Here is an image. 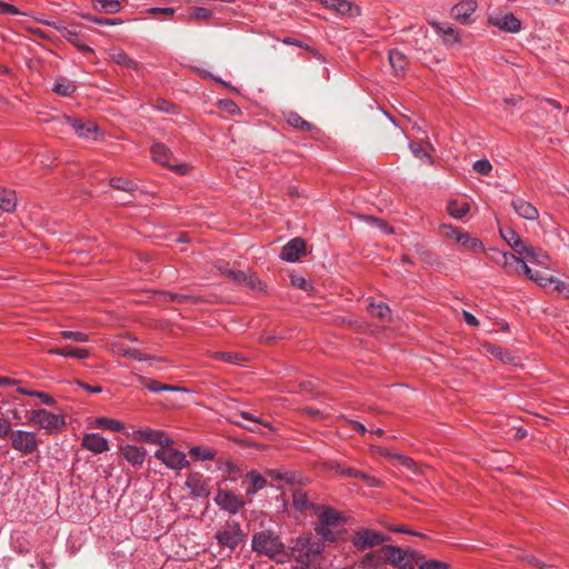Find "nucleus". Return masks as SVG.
I'll list each match as a JSON object with an SVG mask.
<instances>
[{
  "label": "nucleus",
  "instance_id": "obj_1",
  "mask_svg": "<svg viewBox=\"0 0 569 569\" xmlns=\"http://www.w3.org/2000/svg\"><path fill=\"white\" fill-rule=\"evenodd\" d=\"M323 543L318 539L299 538L292 548L296 569H321Z\"/></svg>",
  "mask_w": 569,
  "mask_h": 569
},
{
  "label": "nucleus",
  "instance_id": "obj_2",
  "mask_svg": "<svg viewBox=\"0 0 569 569\" xmlns=\"http://www.w3.org/2000/svg\"><path fill=\"white\" fill-rule=\"evenodd\" d=\"M251 548L254 552L282 562L288 558L284 543L271 530L256 532L252 536Z\"/></svg>",
  "mask_w": 569,
  "mask_h": 569
},
{
  "label": "nucleus",
  "instance_id": "obj_3",
  "mask_svg": "<svg viewBox=\"0 0 569 569\" xmlns=\"http://www.w3.org/2000/svg\"><path fill=\"white\" fill-rule=\"evenodd\" d=\"M11 447L23 456H29L38 451L40 439L32 431L12 430L10 433Z\"/></svg>",
  "mask_w": 569,
  "mask_h": 569
},
{
  "label": "nucleus",
  "instance_id": "obj_4",
  "mask_svg": "<svg viewBox=\"0 0 569 569\" xmlns=\"http://www.w3.org/2000/svg\"><path fill=\"white\" fill-rule=\"evenodd\" d=\"M244 533L234 520L227 521L216 533V539L221 547L233 551L243 540Z\"/></svg>",
  "mask_w": 569,
  "mask_h": 569
},
{
  "label": "nucleus",
  "instance_id": "obj_5",
  "mask_svg": "<svg viewBox=\"0 0 569 569\" xmlns=\"http://www.w3.org/2000/svg\"><path fill=\"white\" fill-rule=\"evenodd\" d=\"M30 420L34 425L47 430L49 433H56L66 426V421L62 416L56 415L46 409L31 411Z\"/></svg>",
  "mask_w": 569,
  "mask_h": 569
},
{
  "label": "nucleus",
  "instance_id": "obj_6",
  "mask_svg": "<svg viewBox=\"0 0 569 569\" xmlns=\"http://www.w3.org/2000/svg\"><path fill=\"white\" fill-rule=\"evenodd\" d=\"M150 151L154 162L178 173L187 172V164L176 162L171 150L166 144L161 142L153 143Z\"/></svg>",
  "mask_w": 569,
  "mask_h": 569
},
{
  "label": "nucleus",
  "instance_id": "obj_7",
  "mask_svg": "<svg viewBox=\"0 0 569 569\" xmlns=\"http://www.w3.org/2000/svg\"><path fill=\"white\" fill-rule=\"evenodd\" d=\"M500 233L505 241L515 250L517 254L523 256L528 259L529 262H541L540 256L537 254L535 249L526 246L520 239L519 234L516 233L512 229L507 228L500 230Z\"/></svg>",
  "mask_w": 569,
  "mask_h": 569
},
{
  "label": "nucleus",
  "instance_id": "obj_8",
  "mask_svg": "<svg viewBox=\"0 0 569 569\" xmlns=\"http://www.w3.org/2000/svg\"><path fill=\"white\" fill-rule=\"evenodd\" d=\"M154 457L160 460L168 468L173 470H182L189 465L184 452L172 448L171 446H164L159 448L154 452Z\"/></svg>",
  "mask_w": 569,
  "mask_h": 569
},
{
  "label": "nucleus",
  "instance_id": "obj_9",
  "mask_svg": "<svg viewBox=\"0 0 569 569\" xmlns=\"http://www.w3.org/2000/svg\"><path fill=\"white\" fill-rule=\"evenodd\" d=\"M213 500L221 510L231 515L238 513L246 505L241 495L227 489H219Z\"/></svg>",
  "mask_w": 569,
  "mask_h": 569
},
{
  "label": "nucleus",
  "instance_id": "obj_10",
  "mask_svg": "<svg viewBox=\"0 0 569 569\" xmlns=\"http://www.w3.org/2000/svg\"><path fill=\"white\" fill-rule=\"evenodd\" d=\"M386 540L387 537L380 531L360 529L355 533L352 538V545L358 550H366L377 547L383 543Z\"/></svg>",
  "mask_w": 569,
  "mask_h": 569
},
{
  "label": "nucleus",
  "instance_id": "obj_11",
  "mask_svg": "<svg viewBox=\"0 0 569 569\" xmlns=\"http://www.w3.org/2000/svg\"><path fill=\"white\" fill-rule=\"evenodd\" d=\"M385 558L392 565L401 569H413V552L402 550L395 546H385L382 548Z\"/></svg>",
  "mask_w": 569,
  "mask_h": 569
},
{
  "label": "nucleus",
  "instance_id": "obj_12",
  "mask_svg": "<svg viewBox=\"0 0 569 569\" xmlns=\"http://www.w3.org/2000/svg\"><path fill=\"white\" fill-rule=\"evenodd\" d=\"M63 121L74 130L78 137L97 140L99 127L94 122L89 120L87 121L81 118H72L69 116H64Z\"/></svg>",
  "mask_w": 569,
  "mask_h": 569
},
{
  "label": "nucleus",
  "instance_id": "obj_13",
  "mask_svg": "<svg viewBox=\"0 0 569 569\" xmlns=\"http://www.w3.org/2000/svg\"><path fill=\"white\" fill-rule=\"evenodd\" d=\"M443 233L449 238H455V240L459 243H461L465 248L473 251V252H480L483 250L482 242L477 239L470 237L468 233L461 232L453 228L452 226L445 224L443 227Z\"/></svg>",
  "mask_w": 569,
  "mask_h": 569
},
{
  "label": "nucleus",
  "instance_id": "obj_14",
  "mask_svg": "<svg viewBox=\"0 0 569 569\" xmlns=\"http://www.w3.org/2000/svg\"><path fill=\"white\" fill-rule=\"evenodd\" d=\"M489 23L505 32L517 33L521 30L520 20L511 12L490 16Z\"/></svg>",
  "mask_w": 569,
  "mask_h": 569
},
{
  "label": "nucleus",
  "instance_id": "obj_15",
  "mask_svg": "<svg viewBox=\"0 0 569 569\" xmlns=\"http://www.w3.org/2000/svg\"><path fill=\"white\" fill-rule=\"evenodd\" d=\"M186 486L190 489L191 495L194 497L206 498L210 495L208 479H206L201 473H190L187 477Z\"/></svg>",
  "mask_w": 569,
  "mask_h": 569
},
{
  "label": "nucleus",
  "instance_id": "obj_16",
  "mask_svg": "<svg viewBox=\"0 0 569 569\" xmlns=\"http://www.w3.org/2000/svg\"><path fill=\"white\" fill-rule=\"evenodd\" d=\"M306 251V242L301 238H293L287 242L280 252V258L287 262L297 261Z\"/></svg>",
  "mask_w": 569,
  "mask_h": 569
},
{
  "label": "nucleus",
  "instance_id": "obj_17",
  "mask_svg": "<svg viewBox=\"0 0 569 569\" xmlns=\"http://www.w3.org/2000/svg\"><path fill=\"white\" fill-rule=\"evenodd\" d=\"M477 2L475 0H463L456 4L451 12L453 18L460 23L468 24L471 22V16L477 10Z\"/></svg>",
  "mask_w": 569,
  "mask_h": 569
},
{
  "label": "nucleus",
  "instance_id": "obj_18",
  "mask_svg": "<svg viewBox=\"0 0 569 569\" xmlns=\"http://www.w3.org/2000/svg\"><path fill=\"white\" fill-rule=\"evenodd\" d=\"M82 447L96 455L106 452L109 450L108 440L99 433H87L82 438Z\"/></svg>",
  "mask_w": 569,
  "mask_h": 569
},
{
  "label": "nucleus",
  "instance_id": "obj_19",
  "mask_svg": "<svg viewBox=\"0 0 569 569\" xmlns=\"http://www.w3.org/2000/svg\"><path fill=\"white\" fill-rule=\"evenodd\" d=\"M511 206L517 214L527 220H536L539 216L538 209L527 200L516 197L511 201Z\"/></svg>",
  "mask_w": 569,
  "mask_h": 569
},
{
  "label": "nucleus",
  "instance_id": "obj_20",
  "mask_svg": "<svg viewBox=\"0 0 569 569\" xmlns=\"http://www.w3.org/2000/svg\"><path fill=\"white\" fill-rule=\"evenodd\" d=\"M320 2L328 9L336 11L342 16L359 14V10L349 0H320Z\"/></svg>",
  "mask_w": 569,
  "mask_h": 569
},
{
  "label": "nucleus",
  "instance_id": "obj_21",
  "mask_svg": "<svg viewBox=\"0 0 569 569\" xmlns=\"http://www.w3.org/2000/svg\"><path fill=\"white\" fill-rule=\"evenodd\" d=\"M123 458L132 466H141L146 458V451L137 446L127 445L120 448Z\"/></svg>",
  "mask_w": 569,
  "mask_h": 569
},
{
  "label": "nucleus",
  "instance_id": "obj_22",
  "mask_svg": "<svg viewBox=\"0 0 569 569\" xmlns=\"http://www.w3.org/2000/svg\"><path fill=\"white\" fill-rule=\"evenodd\" d=\"M109 59L119 64V66H122V67H126V68H129V69H133V70H137L139 68V63L133 60L132 58H130L122 49L120 48H112L110 49L109 53Z\"/></svg>",
  "mask_w": 569,
  "mask_h": 569
},
{
  "label": "nucleus",
  "instance_id": "obj_23",
  "mask_svg": "<svg viewBox=\"0 0 569 569\" xmlns=\"http://www.w3.org/2000/svg\"><path fill=\"white\" fill-rule=\"evenodd\" d=\"M249 486L246 490V495L249 497L254 496L258 491L263 489L267 485V479L261 476L258 471L251 470L246 473Z\"/></svg>",
  "mask_w": 569,
  "mask_h": 569
},
{
  "label": "nucleus",
  "instance_id": "obj_24",
  "mask_svg": "<svg viewBox=\"0 0 569 569\" xmlns=\"http://www.w3.org/2000/svg\"><path fill=\"white\" fill-rule=\"evenodd\" d=\"M48 353L57 355L61 357H71L74 359H86L89 357L90 352L84 348H73L70 346L61 347V348H50L48 349Z\"/></svg>",
  "mask_w": 569,
  "mask_h": 569
},
{
  "label": "nucleus",
  "instance_id": "obj_25",
  "mask_svg": "<svg viewBox=\"0 0 569 569\" xmlns=\"http://www.w3.org/2000/svg\"><path fill=\"white\" fill-rule=\"evenodd\" d=\"M228 277L234 282L247 286L251 289H262V283L254 277L244 273L243 271L229 270Z\"/></svg>",
  "mask_w": 569,
  "mask_h": 569
},
{
  "label": "nucleus",
  "instance_id": "obj_26",
  "mask_svg": "<svg viewBox=\"0 0 569 569\" xmlns=\"http://www.w3.org/2000/svg\"><path fill=\"white\" fill-rule=\"evenodd\" d=\"M139 381L142 383V386L144 388H147L151 392H159V391L188 392V390L183 387L160 383L157 380L147 379L144 377H140Z\"/></svg>",
  "mask_w": 569,
  "mask_h": 569
},
{
  "label": "nucleus",
  "instance_id": "obj_27",
  "mask_svg": "<svg viewBox=\"0 0 569 569\" xmlns=\"http://www.w3.org/2000/svg\"><path fill=\"white\" fill-rule=\"evenodd\" d=\"M141 437L151 442L157 443L160 446V448L164 446H171L173 443V440L169 438L164 432L159 430H152V429H146L140 431Z\"/></svg>",
  "mask_w": 569,
  "mask_h": 569
},
{
  "label": "nucleus",
  "instance_id": "obj_28",
  "mask_svg": "<svg viewBox=\"0 0 569 569\" xmlns=\"http://www.w3.org/2000/svg\"><path fill=\"white\" fill-rule=\"evenodd\" d=\"M389 63L393 69L395 73L397 76H400L403 74L407 68L408 59L401 51H399L398 49H393L389 51Z\"/></svg>",
  "mask_w": 569,
  "mask_h": 569
},
{
  "label": "nucleus",
  "instance_id": "obj_29",
  "mask_svg": "<svg viewBox=\"0 0 569 569\" xmlns=\"http://www.w3.org/2000/svg\"><path fill=\"white\" fill-rule=\"evenodd\" d=\"M123 0H92V8L103 13H118Z\"/></svg>",
  "mask_w": 569,
  "mask_h": 569
},
{
  "label": "nucleus",
  "instance_id": "obj_30",
  "mask_svg": "<svg viewBox=\"0 0 569 569\" xmlns=\"http://www.w3.org/2000/svg\"><path fill=\"white\" fill-rule=\"evenodd\" d=\"M17 197L14 191L0 188V209L6 212H11L16 209Z\"/></svg>",
  "mask_w": 569,
  "mask_h": 569
},
{
  "label": "nucleus",
  "instance_id": "obj_31",
  "mask_svg": "<svg viewBox=\"0 0 569 569\" xmlns=\"http://www.w3.org/2000/svg\"><path fill=\"white\" fill-rule=\"evenodd\" d=\"M218 469L224 473H228L230 476V480L232 481L238 477H241L244 471L242 466L230 460L219 461Z\"/></svg>",
  "mask_w": 569,
  "mask_h": 569
},
{
  "label": "nucleus",
  "instance_id": "obj_32",
  "mask_svg": "<svg viewBox=\"0 0 569 569\" xmlns=\"http://www.w3.org/2000/svg\"><path fill=\"white\" fill-rule=\"evenodd\" d=\"M319 523L321 526H336L340 522L341 516L332 508H323L318 515Z\"/></svg>",
  "mask_w": 569,
  "mask_h": 569
},
{
  "label": "nucleus",
  "instance_id": "obj_33",
  "mask_svg": "<svg viewBox=\"0 0 569 569\" xmlns=\"http://www.w3.org/2000/svg\"><path fill=\"white\" fill-rule=\"evenodd\" d=\"M114 350L118 353H121L122 356L133 359V360H137V361H147V360L151 359L149 356L142 353L138 349H134V348H131V347H128L124 345H116Z\"/></svg>",
  "mask_w": 569,
  "mask_h": 569
},
{
  "label": "nucleus",
  "instance_id": "obj_34",
  "mask_svg": "<svg viewBox=\"0 0 569 569\" xmlns=\"http://www.w3.org/2000/svg\"><path fill=\"white\" fill-rule=\"evenodd\" d=\"M52 91L62 97H69L76 91V84L66 78L58 79Z\"/></svg>",
  "mask_w": 569,
  "mask_h": 569
},
{
  "label": "nucleus",
  "instance_id": "obj_35",
  "mask_svg": "<svg viewBox=\"0 0 569 569\" xmlns=\"http://www.w3.org/2000/svg\"><path fill=\"white\" fill-rule=\"evenodd\" d=\"M368 310L371 313V316L377 317L382 321H389L391 319V310L383 302L370 303Z\"/></svg>",
  "mask_w": 569,
  "mask_h": 569
},
{
  "label": "nucleus",
  "instance_id": "obj_36",
  "mask_svg": "<svg viewBox=\"0 0 569 569\" xmlns=\"http://www.w3.org/2000/svg\"><path fill=\"white\" fill-rule=\"evenodd\" d=\"M211 357L216 360H220L231 365H239L241 361L246 359L242 355L230 351H217L213 352Z\"/></svg>",
  "mask_w": 569,
  "mask_h": 569
},
{
  "label": "nucleus",
  "instance_id": "obj_37",
  "mask_svg": "<svg viewBox=\"0 0 569 569\" xmlns=\"http://www.w3.org/2000/svg\"><path fill=\"white\" fill-rule=\"evenodd\" d=\"M486 349L493 358L499 359L502 362L512 363L515 361V357L501 347L488 345L486 346Z\"/></svg>",
  "mask_w": 569,
  "mask_h": 569
},
{
  "label": "nucleus",
  "instance_id": "obj_38",
  "mask_svg": "<svg viewBox=\"0 0 569 569\" xmlns=\"http://www.w3.org/2000/svg\"><path fill=\"white\" fill-rule=\"evenodd\" d=\"M110 186L114 189L126 191L128 193H132L137 186L133 181L123 178V177H116L110 180Z\"/></svg>",
  "mask_w": 569,
  "mask_h": 569
},
{
  "label": "nucleus",
  "instance_id": "obj_39",
  "mask_svg": "<svg viewBox=\"0 0 569 569\" xmlns=\"http://www.w3.org/2000/svg\"><path fill=\"white\" fill-rule=\"evenodd\" d=\"M470 207L468 203H459L458 201H450L448 204V212L449 214L455 219H461L463 218Z\"/></svg>",
  "mask_w": 569,
  "mask_h": 569
},
{
  "label": "nucleus",
  "instance_id": "obj_40",
  "mask_svg": "<svg viewBox=\"0 0 569 569\" xmlns=\"http://www.w3.org/2000/svg\"><path fill=\"white\" fill-rule=\"evenodd\" d=\"M59 31H60L61 36L69 42L78 46L81 49H87V47L80 46L78 43V38L80 34V31L78 30V28L76 26L62 27L59 29Z\"/></svg>",
  "mask_w": 569,
  "mask_h": 569
},
{
  "label": "nucleus",
  "instance_id": "obj_41",
  "mask_svg": "<svg viewBox=\"0 0 569 569\" xmlns=\"http://www.w3.org/2000/svg\"><path fill=\"white\" fill-rule=\"evenodd\" d=\"M379 452L389 458L396 459L401 466L406 467L407 469L413 470L416 467L415 461L407 456L391 453L390 451H388L386 449H380Z\"/></svg>",
  "mask_w": 569,
  "mask_h": 569
},
{
  "label": "nucleus",
  "instance_id": "obj_42",
  "mask_svg": "<svg viewBox=\"0 0 569 569\" xmlns=\"http://www.w3.org/2000/svg\"><path fill=\"white\" fill-rule=\"evenodd\" d=\"M94 423H96L97 427L107 428V429L112 430V431H121L124 428V426H123V423L121 421L114 420V419L104 418V417L98 418Z\"/></svg>",
  "mask_w": 569,
  "mask_h": 569
},
{
  "label": "nucleus",
  "instance_id": "obj_43",
  "mask_svg": "<svg viewBox=\"0 0 569 569\" xmlns=\"http://www.w3.org/2000/svg\"><path fill=\"white\" fill-rule=\"evenodd\" d=\"M60 336L66 340H72L74 342H88L89 335L81 331L62 330Z\"/></svg>",
  "mask_w": 569,
  "mask_h": 569
},
{
  "label": "nucleus",
  "instance_id": "obj_44",
  "mask_svg": "<svg viewBox=\"0 0 569 569\" xmlns=\"http://www.w3.org/2000/svg\"><path fill=\"white\" fill-rule=\"evenodd\" d=\"M189 453L201 461L211 460L216 456V452L213 450L203 449L201 447H192Z\"/></svg>",
  "mask_w": 569,
  "mask_h": 569
},
{
  "label": "nucleus",
  "instance_id": "obj_45",
  "mask_svg": "<svg viewBox=\"0 0 569 569\" xmlns=\"http://www.w3.org/2000/svg\"><path fill=\"white\" fill-rule=\"evenodd\" d=\"M553 278V276H548L540 271H531V276L528 277V279L532 280L533 282L543 288H546L547 286H551Z\"/></svg>",
  "mask_w": 569,
  "mask_h": 569
},
{
  "label": "nucleus",
  "instance_id": "obj_46",
  "mask_svg": "<svg viewBox=\"0 0 569 569\" xmlns=\"http://www.w3.org/2000/svg\"><path fill=\"white\" fill-rule=\"evenodd\" d=\"M335 527L336 526H321V525H318L316 530H317V533L320 535L323 540L336 541L337 540V533L333 531Z\"/></svg>",
  "mask_w": 569,
  "mask_h": 569
},
{
  "label": "nucleus",
  "instance_id": "obj_47",
  "mask_svg": "<svg viewBox=\"0 0 569 569\" xmlns=\"http://www.w3.org/2000/svg\"><path fill=\"white\" fill-rule=\"evenodd\" d=\"M447 32L442 36V41L447 46H452L460 42V37L457 32V30L449 24V27H446Z\"/></svg>",
  "mask_w": 569,
  "mask_h": 569
},
{
  "label": "nucleus",
  "instance_id": "obj_48",
  "mask_svg": "<svg viewBox=\"0 0 569 569\" xmlns=\"http://www.w3.org/2000/svg\"><path fill=\"white\" fill-rule=\"evenodd\" d=\"M82 18L100 26H117L121 23L119 19L98 18L91 14H82Z\"/></svg>",
  "mask_w": 569,
  "mask_h": 569
},
{
  "label": "nucleus",
  "instance_id": "obj_49",
  "mask_svg": "<svg viewBox=\"0 0 569 569\" xmlns=\"http://www.w3.org/2000/svg\"><path fill=\"white\" fill-rule=\"evenodd\" d=\"M473 170L482 176H487L492 170L491 163L487 159H480L473 162Z\"/></svg>",
  "mask_w": 569,
  "mask_h": 569
},
{
  "label": "nucleus",
  "instance_id": "obj_50",
  "mask_svg": "<svg viewBox=\"0 0 569 569\" xmlns=\"http://www.w3.org/2000/svg\"><path fill=\"white\" fill-rule=\"evenodd\" d=\"M409 148L416 158L426 159L427 161L432 163L430 154L420 144L410 142Z\"/></svg>",
  "mask_w": 569,
  "mask_h": 569
},
{
  "label": "nucleus",
  "instance_id": "obj_51",
  "mask_svg": "<svg viewBox=\"0 0 569 569\" xmlns=\"http://www.w3.org/2000/svg\"><path fill=\"white\" fill-rule=\"evenodd\" d=\"M551 286L553 291L562 295L565 298H569V283L555 277Z\"/></svg>",
  "mask_w": 569,
  "mask_h": 569
},
{
  "label": "nucleus",
  "instance_id": "obj_52",
  "mask_svg": "<svg viewBox=\"0 0 569 569\" xmlns=\"http://www.w3.org/2000/svg\"><path fill=\"white\" fill-rule=\"evenodd\" d=\"M531 269L528 267L527 262L520 258V262L516 264L512 270H508V274H525L527 278L531 276Z\"/></svg>",
  "mask_w": 569,
  "mask_h": 569
},
{
  "label": "nucleus",
  "instance_id": "obj_53",
  "mask_svg": "<svg viewBox=\"0 0 569 569\" xmlns=\"http://www.w3.org/2000/svg\"><path fill=\"white\" fill-rule=\"evenodd\" d=\"M520 262V258L513 253H502V264L508 270H512L517 263Z\"/></svg>",
  "mask_w": 569,
  "mask_h": 569
},
{
  "label": "nucleus",
  "instance_id": "obj_54",
  "mask_svg": "<svg viewBox=\"0 0 569 569\" xmlns=\"http://www.w3.org/2000/svg\"><path fill=\"white\" fill-rule=\"evenodd\" d=\"M293 505L297 509L303 510L308 505L307 495L303 492L293 493Z\"/></svg>",
  "mask_w": 569,
  "mask_h": 569
},
{
  "label": "nucleus",
  "instance_id": "obj_55",
  "mask_svg": "<svg viewBox=\"0 0 569 569\" xmlns=\"http://www.w3.org/2000/svg\"><path fill=\"white\" fill-rule=\"evenodd\" d=\"M31 397H36V398L40 399L41 402L47 405V406H54L56 405L54 398L51 397L49 393H46V392H42V391L34 390L33 393H31Z\"/></svg>",
  "mask_w": 569,
  "mask_h": 569
},
{
  "label": "nucleus",
  "instance_id": "obj_56",
  "mask_svg": "<svg viewBox=\"0 0 569 569\" xmlns=\"http://www.w3.org/2000/svg\"><path fill=\"white\" fill-rule=\"evenodd\" d=\"M419 569H449V566L438 560H430L421 563Z\"/></svg>",
  "mask_w": 569,
  "mask_h": 569
},
{
  "label": "nucleus",
  "instance_id": "obj_57",
  "mask_svg": "<svg viewBox=\"0 0 569 569\" xmlns=\"http://www.w3.org/2000/svg\"><path fill=\"white\" fill-rule=\"evenodd\" d=\"M12 429L9 420L0 418V439L10 436Z\"/></svg>",
  "mask_w": 569,
  "mask_h": 569
},
{
  "label": "nucleus",
  "instance_id": "obj_58",
  "mask_svg": "<svg viewBox=\"0 0 569 569\" xmlns=\"http://www.w3.org/2000/svg\"><path fill=\"white\" fill-rule=\"evenodd\" d=\"M287 122L291 127L298 128V129H299L300 124H305V120L296 112H291L288 114Z\"/></svg>",
  "mask_w": 569,
  "mask_h": 569
},
{
  "label": "nucleus",
  "instance_id": "obj_59",
  "mask_svg": "<svg viewBox=\"0 0 569 569\" xmlns=\"http://www.w3.org/2000/svg\"><path fill=\"white\" fill-rule=\"evenodd\" d=\"M291 283L295 287L302 289V290H308L310 288L308 280L305 279L303 277H299V276H293L291 278Z\"/></svg>",
  "mask_w": 569,
  "mask_h": 569
},
{
  "label": "nucleus",
  "instance_id": "obj_60",
  "mask_svg": "<svg viewBox=\"0 0 569 569\" xmlns=\"http://www.w3.org/2000/svg\"><path fill=\"white\" fill-rule=\"evenodd\" d=\"M358 478L366 481L370 487H379L381 483L380 480L377 479L376 477L365 473L362 471H359Z\"/></svg>",
  "mask_w": 569,
  "mask_h": 569
},
{
  "label": "nucleus",
  "instance_id": "obj_61",
  "mask_svg": "<svg viewBox=\"0 0 569 569\" xmlns=\"http://www.w3.org/2000/svg\"><path fill=\"white\" fill-rule=\"evenodd\" d=\"M220 104L223 107L226 111H228L231 114L239 113L238 106L232 100H221Z\"/></svg>",
  "mask_w": 569,
  "mask_h": 569
},
{
  "label": "nucleus",
  "instance_id": "obj_62",
  "mask_svg": "<svg viewBox=\"0 0 569 569\" xmlns=\"http://www.w3.org/2000/svg\"><path fill=\"white\" fill-rule=\"evenodd\" d=\"M212 12L209 9L198 7L193 10L192 16L196 19H208L210 18Z\"/></svg>",
  "mask_w": 569,
  "mask_h": 569
},
{
  "label": "nucleus",
  "instance_id": "obj_63",
  "mask_svg": "<svg viewBox=\"0 0 569 569\" xmlns=\"http://www.w3.org/2000/svg\"><path fill=\"white\" fill-rule=\"evenodd\" d=\"M0 13H3V14H19L20 11L13 4L2 2Z\"/></svg>",
  "mask_w": 569,
  "mask_h": 569
},
{
  "label": "nucleus",
  "instance_id": "obj_64",
  "mask_svg": "<svg viewBox=\"0 0 569 569\" xmlns=\"http://www.w3.org/2000/svg\"><path fill=\"white\" fill-rule=\"evenodd\" d=\"M462 317L465 322L470 327H477L479 325L478 319L469 311H463Z\"/></svg>",
  "mask_w": 569,
  "mask_h": 569
}]
</instances>
